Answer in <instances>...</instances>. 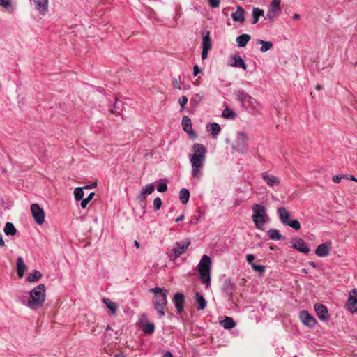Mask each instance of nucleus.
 I'll return each mask as SVG.
<instances>
[{
	"instance_id": "a878e982",
	"label": "nucleus",
	"mask_w": 357,
	"mask_h": 357,
	"mask_svg": "<svg viewBox=\"0 0 357 357\" xmlns=\"http://www.w3.org/2000/svg\"><path fill=\"white\" fill-rule=\"evenodd\" d=\"M252 20L251 22V24H255L258 22L259 17L261 16L264 15V11L258 7H254L252 9Z\"/></svg>"
},
{
	"instance_id": "39448f33",
	"label": "nucleus",
	"mask_w": 357,
	"mask_h": 357,
	"mask_svg": "<svg viewBox=\"0 0 357 357\" xmlns=\"http://www.w3.org/2000/svg\"><path fill=\"white\" fill-rule=\"evenodd\" d=\"M211 259L207 255H204L198 265V271L202 282L206 284V287L210 286L211 282Z\"/></svg>"
},
{
	"instance_id": "8fccbe9b",
	"label": "nucleus",
	"mask_w": 357,
	"mask_h": 357,
	"mask_svg": "<svg viewBox=\"0 0 357 357\" xmlns=\"http://www.w3.org/2000/svg\"><path fill=\"white\" fill-rule=\"evenodd\" d=\"M102 341L105 344H109L110 342H112L111 334L109 333L108 332H105L103 335Z\"/></svg>"
},
{
	"instance_id": "603ef678",
	"label": "nucleus",
	"mask_w": 357,
	"mask_h": 357,
	"mask_svg": "<svg viewBox=\"0 0 357 357\" xmlns=\"http://www.w3.org/2000/svg\"><path fill=\"white\" fill-rule=\"evenodd\" d=\"M187 102H188V98L185 96H183L178 100V103L180 104V105L182 108L184 107V106L186 105Z\"/></svg>"
},
{
	"instance_id": "e433bc0d",
	"label": "nucleus",
	"mask_w": 357,
	"mask_h": 357,
	"mask_svg": "<svg viewBox=\"0 0 357 357\" xmlns=\"http://www.w3.org/2000/svg\"><path fill=\"white\" fill-rule=\"evenodd\" d=\"M3 231L7 236H14L17 233V229L11 222H7L6 224Z\"/></svg>"
},
{
	"instance_id": "1a4fd4ad",
	"label": "nucleus",
	"mask_w": 357,
	"mask_h": 357,
	"mask_svg": "<svg viewBox=\"0 0 357 357\" xmlns=\"http://www.w3.org/2000/svg\"><path fill=\"white\" fill-rule=\"evenodd\" d=\"M236 289V284L231 281V278H226L223 280L221 291L227 298L229 303H235L234 298V291Z\"/></svg>"
},
{
	"instance_id": "ea45409f",
	"label": "nucleus",
	"mask_w": 357,
	"mask_h": 357,
	"mask_svg": "<svg viewBox=\"0 0 357 357\" xmlns=\"http://www.w3.org/2000/svg\"><path fill=\"white\" fill-rule=\"evenodd\" d=\"M280 3L281 0H273L270 4L269 9L279 14L281 12Z\"/></svg>"
},
{
	"instance_id": "4d7b16f0",
	"label": "nucleus",
	"mask_w": 357,
	"mask_h": 357,
	"mask_svg": "<svg viewBox=\"0 0 357 357\" xmlns=\"http://www.w3.org/2000/svg\"><path fill=\"white\" fill-rule=\"evenodd\" d=\"M201 73L202 70L199 68L198 65H195L193 67V75L197 76Z\"/></svg>"
},
{
	"instance_id": "052dcab7",
	"label": "nucleus",
	"mask_w": 357,
	"mask_h": 357,
	"mask_svg": "<svg viewBox=\"0 0 357 357\" xmlns=\"http://www.w3.org/2000/svg\"><path fill=\"white\" fill-rule=\"evenodd\" d=\"M81 201V207L82 208H86L87 206V204H89L88 200H86L85 198H83Z\"/></svg>"
},
{
	"instance_id": "dca6fc26",
	"label": "nucleus",
	"mask_w": 357,
	"mask_h": 357,
	"mask_svg": "<svg viewBox=\"0 0 357 357\" xmlns=\"http://www.w3.org/2000/svg\"><path fill=\"white\" fill-rule=\"evenodd\" d=\"M314 309L320 320L324 321L328 320V310L326 306L317 303L314 305Z\"/></svg>"
},
{
	"instance_id": "c9c22d12",
	"label": "nucleus",
	"mask_w": 357,
	"mask_h": 357,
	"mask_svg": "<svg viewBox=\"0 0 357 357\" xmlns=\"http://www.w3.org/2000/svg\"><path fill=\"white\" fill-rule=\"evenodd\" d=\"M190 198V192L186 188H182L179 192V199L182 204H186Z\"/></svg>"
},
{
	"instance_id": "0eeeda50",
	"label": "nucleus",
	"mask_w": 357,
	"mask_h": 357,
	"mask_svg": "<svg viewBox=\"0 0 357 357\" xmlns=\"http://www.w3.org/2000/svg\"><path fill=\"white\" fill-rule=\"evenodd\" d=\"M277 213L279 216L280 222L286 225L291 227L295 230H299L301 229V224L298 220L294 219H290V213L288 211L287 208L284 206L278 207Z\"/></svg>"
},
{
	"instance_id": "bf43d9fd",
	"label": "nucleus",
	"mask_w": 357,
	"mask_h": 357,
	"mask_svg": "<svg viewBox=\"0 0 357 357\" xmlns=\"http://www.w3.org/2000/svg\"><path fill=\"white\" fill-rule=\"evenodd\" d=\"M209 50H210L202 48V59H205L207 58L208 52Z\"/></svg>"
},
{
	"instance_id": "2eb2a0df",
	"label": "nucleus",
	"mask_w": 357,
	"mask_h": 357,
	"mask_svg": "<svg viewBox=\"0 0 357 357\" xmlns=\"http://www.w3.org/2000/svg\"><path fill=\"white\" fill-rule=\"evenodd\" d=\"M185 295L181 292H176L173 298V303L178 314L183 312L185 303Z\"/></svg>"
},
{
	"instance_id": "79ce46f5",
	"label": "nucleus",
	"mask_w": 357,
	"mask_h": 357,
	"mask_svg": "<svg viewBox=\"0 0 357 357\" xmlns=\"http://www.w3.org/2000/svg\"><path fill=\"white\" fill-rule=\"evenodd\" d=\"M202 99L203 96L200 93H196L191 98L190 104L194 107H197L202 101Z\"/></svg>"
},
{
	"instance_id": "e2e57ef3",
	"label": "nucleus",
	"mask_w": 357,
	"mask_h": 357,
	"mask_svg": "<svg viewBox=\"0 0 357 357\" xmlns=\"http://www.w3.org/2000/svg\"><path fill=\"white\" fill-rule=\"evenodd\" d=\"M97 183L96 182L93 183H91L90 185H85L84 188V189H91V188H93L96 186Z\"/></svg>"
},
{
	"instance_id": "864d4df0",
	"label": "nucleus",
	"mask_w": 357,
	"mask_h": 357,
	"mask_svg": "<svg viewBox=\"0 0 357 357\" xmlns=\"http://www.w3.org/2000/svg\"><path fill=\"white\" fill-rule=\"evenodd\" d=\"M0 6H3L5 8H8L11 6L10 0H0Z\"/></svg>"
},
{
	"instance_id": "5701e85b",
	"label": "nucleus",
	"mask_w": 357,
	"mask_h": 357,
	"mask_svg": "<svg viewBox=\"0 0 357 357\" xmlns=\"http://www.w3.org/2000/svg\"><path fill=\"white\" fill-rule=\"evenodd\" d=\"M220 324L225 329L227 330L234 328L236 325L233 318L230 317H225L224 319L220 321Z\"/></svg>"
},
{
	"instance_id": "f3484780",
	"label": "nucleus",
	"mask_w": 357,
	"mask_h": 357,
	"mask_svg": "<svg viewBox=\"0 0 357 357\" xmlns=\"http://www.w3.org/2000/svg\"><path fill=\"white\" fill-rule=\"evenodd\" d=\"M331 248V242L328 241L318 245L315 250V254L320 257H324L329 255Z\"/></svg>"
},
{
	"instance_id": "6e6552de",
	"label": "nucleus",
	"mask_w": 357,
	"mask_h": 357,
	"mask_svg": "<svg viewBox=\"0 0 357 357\" xmlns=\"http://www.w3.org/2000/svg\"><path fill=\"white\" fill-rule=\"evenodd\" d=\"M191 244L190 238H185L181 241H176L174 247L167 253L168 257L172 261L177 259L184 254Z\"/></svg>"
},
{
	"instance_id": "72a5a7b5",
	"label": "nucleus",
	"mask_w": 357,
	"mask_h": 357,
	"mask_svg": "<svg viewBox=\"0 0 357 357\" xmlns=\"http://www.w3.org/2000/svg\"><path fill=\"white\" fill-rule=\"evenodd\" d=\"M257 44H261V47H260V51L261 52H266L269 50L273 47V43L271 41H264L261 39H258L257 40Z\"/></svg>"
},
{
	"instance_id": "c85d7f7f",
	"label": "nucleus",
	"mask_w": 357,
	"mask_h": 357,
	"mask_svg": "<svg viewBox=\"0 0 357 357\" xmlns=\"http://www.w3.org/2000/svg\"><path fill=\"white\" fill-rule=\"evenodd\" d=\"M102 302L114 315L116 314L118 305L116 303L112 301L109 298H103Z\"/></svg>"
},
{
	"instance_id": "4c0bfd02",
	"label": "nucleus",
	"mask_w": 357,
	"mask_h": 357,
	"mask_svg": "<svg viewBox=\"0 0 357 357\" xmlns=\"http://www.w3.org/2000/svg\"><path fill=\"white\" fill-rule=\"evenodd\" d=\"M222 116L227 119H234L236 116V113L229 107H226L222 114Z\"/></svg>"
},
{
	"instance_id": "c756f323",
	"label": "nucleus",
	"mask_w": 357,
	"mask_h": 357,
	"mask_svg": "<svg viewBox=\"0 0 357 357\" xmlns=\"http://www.w3.org/2000/svg\"><path fill=\"white\" fill-rule=\"evenodd\" d=\"M147 195H149L146 194L145 192V191H144L142 189L140 194L137 197V200L140 204L143 210L144 214L146 213V199Z\"/></svg>"
},
{
	"instance_id": "f704fd0d",
	"label": "nucleus",
	"mask_w": 357,
	"mask_h": 357,
	"mask_svg": "<svg viewBox=\"0 0 357 357\" xmlns=\"http://www.w3.org/2000/svg\"><path fill=\"white\" fill-rule=\"evenodd\" d=\"M42 278V274L40 271L37 270L33 271L31 273H30L26 278V280L33 282H37Z\"/></svg>"
},
{
	"instance_id": "37998d69",
	"label": "nucleus",
	"mask_w": 357,
	"mask_h": 357,
	"mask_svg": "<svg viewBox=\"0 0 357 357\" xmlns=\"http://www.w3.org/2000/svg\"><path fill=\"white\" fill-rule=\"evenodd\" d=\"M154 307L155 310L157 311L158 315L162 317L165 315V311L164 308L167 305L160 304L158 303H153Z\"/></svg>"
},
{
	"instance_id": "0e129e2a",
	"label": "nucleus",
	"mask_w": 357,
	"mask_h": 357,
	"mask_svg": "<svg viewBox=\"0 0 357 357\" xmlns=\"http://www.w3.org/2000/svg\"><path fill=\"white\" fill-rule=\"evenodd\" d=\"M184 219H185V215H184V214H182L176 218L175 222H178L180 221H183Z\"/></svg>"
},
{
	"instance_id": "69168bd1",
	"label": "nucleus",
	"mask_w": 357,
	"mask_h": 357,
	"mask_svg": "<svg viewBox=\"0 0 357 357\" xmlns=\"http://www.w3.org/2000/svg\"><path fill=\"white\" fill-rule=\"evenodd\" d=\"M94 192H91L85 199L89 202L94 197Z\"/></svg>"
},
{
	"instance_id": "f03ea898",
	"label": "nucleus",
	"mask_w": 357,
	"mask_h": 357,
	"mask_svg": "<svg viewBox=\"0 0 357 357\" xmlns=\"http://www.w3.org/2000/svg\"><path fill=\"white\" fill-rule=\"evenodd\" d=\"M45 284H40L29 292V297L26 305L32 310H38L41 307L45 301Z\"/></svg>"
},
{
	"instance_id": "7ed1b4c3",
	"label": "nucleus",
	"mask_w": 357,
	"mask_h": 357,
	"mask_svg": "<svg viewBox=\"0 0 357 357\" xmlns=\"http://www.w3.org/2000/svg\"><path fill=\"white\" fill-rule=\"evenodd\" d=\"M236 99L252 115L260 113L261 107L259 102L243 90L236 91Z\"/></svg>"
},
{
	"instance_id": "6e6d98bb",
	"label": "nucleus",
	"mask_w": 357,
	"mask_h": 357,
	"mask_svg": "<svg viewBox=\"0 0 357 357\" xmlns=\"http://www.w3.org/2000/svg\"><path fill=\"white\" fill-rule=\"evenodd\" d=\"M255 258V256L253 254H248L246 256V260H247L248 263L250 264L251 266H252V264H254L253 261H254Z\"/></svg>"
},
{
	"instance_id": "9b49d317",
	"label": "nucleus",
	"mask_w": 357,
	"mask_h": 357,
	"mask_svg": "<svg viewBox=\"0 0 357 357\" xmlns=\"http://www.w3.org/2000/svg\"><path fill=\"white\" fill-rule=\"evenodd\" d=\"M31 211L36 222L39 225L43 224L45 216L44 210L38 204H32Z\"/></svg>"
},
{
	"instance_id": "b1692460",
	"label": "nucleus",
	"mask_w": 357,
	"mask_h": 357,
	"mask_svg": "<svg viewBox=\"0 0 357 357\" xmlns=\"http://www.w3.org/2000/svg\"><path fill=\"white\" fill-rule=\"evenodd\" d=\"M195 300L197 303V310H202L206 308V301L203 295L200 292H196Z\"/></svg>"
},
{
	"instance_id": "f8f14e48",
	"label": "nucleus",
	"mask_w": 357,
	"mask_h": 357,
	"mask_svg": "<svg viewBox=\"0 0 357 357\" xmlns=\"http://www.w3.org/2000/svg\"><path fill=\"white\" fill-rule=\"evenodd\" d=\"M291 248L297 250L300 252L307 254L310 252V248L305 241L298 237L293 238L291 239Z\"/></svg>"
},
{
	"instance_id": "5fc2aeb1",
	"label": "nucleus",
	"mask_w": 357,
	"mask_h": 357,
	"mask_svg": "<svg viewBox=\"0 0 357 357\" xmlns=\"http://www.w3.org/2000/svg\"><path fill=\"white\" fill-rule=\"evenodd\" d=\"M275 14H278V13L276 12L273 11V10H271L268 9V13L266 14V17H268V19H269L270 20L273 21Z\"/></svg>"
},
{
	"instance_id": "6ab92c4d",
	"label": "nucleus",
	"mask_w": 357,
	"mask_h": 357,
	"mask_svg": "<svg viewBox=\"0 0 357 357\" xmlns=\"http://www.w3.org/2000/svg\"><path fill=\"white\" fill-rule=\"evenodd\" d=\"M245 13L244 8L241 6H238L236 12L233 13L231 17L234 22L243 23L245 21Z\"/></svg>"
},
{
	"instance_id": "a19ab883",
	"label": "nucleus",
	"mask_w": 357,
	"mask_h": 357,
	"mask_svg": "<svg viewBox=\"0 0 357 357\" xmlns=\"http://www.w3.org/2000/svg\"><path fill=\"white\" fill-rule=\"evenodd\" d=\"M75 199L76 201H80L84 198V192L83 187L76 188L74 190Z\"/></svg>"
},
{
	"instance_id": "680f3d73",
	"label": "nucleus",
	"mask_w": 357,
	"mask_h": 357,
	"mask_svg": "<svg viewBox=\"0 0 357 357\" xmlns=\"http://www.w3.org/2000/svg\"><path fill=\"white\" fill-rule=\"evenodd\" d=\"M162 357H174L172 354L169 351H164L162 352Z\"/></svg>"
},
{
	"instance_id": "7c9ffc66",
	"label": "nucleus",
	"mask_w": 357,
	"mask_h": 357,
	"mask_svg": "<svg viewBox=\"0 0 357 357\" xmlns=\"http://www.w3.org/2000/svg\"><path fill=\"white\" fill-rule=\"evenodd\" d=\"M182 126L185 132L188 133L192 132L191 120L188 116H183L182 119Z\"/></svg>"
},
{
	"instance_id": "aec40b11",
	"label": "nucleus",
	"mask_w": 357,
	"mask_h": 357,
	"mask_svg": "<svg viewBox=\"0 0 357 357\" xmlns=\"http://www.w3.org/2000/svg\"><path fill=\"white\" fill-rule=\"evenodd\" d=\"M261 177L264 182L269 186L279 185L280 183V180L276 176L268 174L267 172H263Z\"/></svg>"
},
{
	"instance_id": "9d476101",
	"label": "nucleus",
	"mask_w": 357,
	"mask_h": 357,
	"mask_svg": "<svg viewBox=\"0 0 357 357\" xmlns=\"http://www.w3.org/2000/svg\"><path fill=\"white\" fill-rule=\"evenodd\" d=\"M149 291L155 294V300L153 301V303L167 304V291L166 289L154 287L151 288Z\"/></svg>"
},
{
	"instance_id": "423d86ee",
	"label": "nucleus",
	"mask_w": 357,
	"mask_h": 357,
	"mask_svg": "<svg viewBox=\"0 0 357 357\" xmlns=\"http://www.w3.org/2000/svg\"><path fill=\"white\" fill-rule=\"evenodd\" d=\"M234 151L240 154H245L249 151V137L245 132H238L231 144Z\"/></svg>"
},
{
	"instance_id": "20e7f679",
	"label": "nucleus",
	"mask_w": 357,
	"mask_h": 357,
	"mask_svg": "<svg viewBox=\"0 0 357 357\" xmlns=\"http://www.w3.org/2000/svg\"><path fill=\"white\" fill-rule=\"evenodd\" d=\"M252 221L255 227L260 230L264 229V226L268 222V215L265 206L259 204H255L252 207Z\"/></svg>"
},
{
	"instance_id": "bb28decb",
	"label": "nucleus",
	"mask_w": 357,
	"mask_h": 357,
	"mask_svg": "<svg viewBox=\"0 0 357 357\" xmlns=\"http://www.w3.org/2000/svg\"><path fill=\"white\" fill-rule=\"evenodd\" d=\"M268 236L270 239L275 241L284 240L286 238L285 236L280 234L279 231L275 229H270L268 231Z\"/></svg>"
},
{
	"instance_id": "58836bf2",
	"label": "nucleus",
	"mask_w": 357,
	"mask_h": 357,
	"mask_svg": "<svg viewBox=\"0 0 357 357\" xmlns=\"http://www.w3.org/2000/svg\"><path fill=\"white\" fill-rule=\"evenodd\" d=\"M122 105V102L119 101L116 99V101L113 105V107L110 109V112L114 114L120 115L121 114V106Z\"/></svg>"
},
{
	"instance_id": "338daca9",
	"label": "nucleus",
	"mask_w": 357,
	"mask_h": 357,
	"mask_svg": "<svg viewBox=\"0 0 357 357\" xmlns=\"http://www.w3.org/2000/svg\"><path fill=\"white\" fill-rule=\"evenodd\" d=\"M5 246V242L3 240L2 234L0 233V247H4Z\"/></svg>"
},
{
	"instance_id": "c03bdc74",
	"label": "nucleus",
	"mask_w": 357,
	"mask_h": 357,
	"mask_svg": "<svg viewBox=\"0 0 357 357\" xmlns=\"http://www.w3.org/2000/svg\"><path fill=\"white\" fill-rule=\"evenodd\" d=\"M142 190L148 195H151L155 190V186L153 183L147 184Z\"/></svg>"
},
{
	"instance_id": "412c9836",
	"label": "nucleus",
	"mask_w": 357,
	"mask_h": 357,
	"mask_svg": "<svg viewBox=\"0 0 357 357\" xmlns=\"http://www.w3.org/2000/svg\"><path fill=\"white\" fill-rule=\"evenodd\" d=\"M36 7V9L42 14L47 11L48 0H31Z\"/></svg>"
},
{
	"instance_id": "a211bd4d",
	"label": "nucleus",
	"mask_w": 357,
	"mask_h": 357,
	"mask_svg": "<svg viewBox=\"0 0 357 357\" xmlns=\"http://www.w3.org/2000/svg\"><path fill=\"white\" fill-rule=\"evenodd\" d=\"M229 65L232 67L236 68H241L243 70L247 68V65L245 64L243 59L239 55H231L229 57Z\"/></svg>"
},
{
	"instance_id": "13d9d810",
	"label": "nucleus",
	"mask_w": 357,
	"mask_h": 357,
	"mask_svg": "<svg viewBox=\"0 0 357 357\" xmlns=\"http://www.w3.org/2000/svg\"><path fill=\"white\" fill-rule=\"evenodd\" d=\"M342 178V176L340 175H335L332 178V181L335 183H339Z\"/></svg>"
},
{
	"instance_id": "393cba45",
	"label": "nucleus",
	"mask_w": 357,
	"mask_h": 357,
	"mask_svg": "<svg viewBox=\"0 0 357 357\" xmlns=\"http://www.w3.org/2000/svg\"><path fill=\"white\" fill-rule=\"evenodd\" d=\"M206 129L211 132L213 137H215L221 130L220 125L217 123H208L206 126Z\"/></svg>"
},
{
	"instance_id": "ddd939ff",
	"label": "nucleus",
	"mask_w": 357,
	"mask_h": 357,
	"mask_svg": "<svg viewBox=\"0 0 357 357\" xmlns=\"http://www.w3.org/2000/svg\"><path fill=\"white\" fill-rule=\"evenodd\" d=\"M299 318L302 323L309 328H313L317 324L316 319L306 310L300 312Z\"/></svg>"
},
{
	"instance_id": "a18cd8bd",
	"label": "nucleus",
	"mask_w": 357,
	"mask_h": 357,
	"mask_svg": "<svg viewBox=\"0 0 357 357\" xmlns=\"http://www.w3.org/2000/svg\"><path fill=\"white\" fill-rule=\"evenodd\" d=\"M157 190L160 192H165L167 190V185L166 182L159 183L157 185Z\"/></svg>"
},
{
	"instance_id": "cd10ccee",
	"label": "nucleus",
	"mask_w": 357,
	"mask_h": 357,
	"mask_svg": "<svg viewBox=\"0 0 357 357\" xmlns=\"http://www.w3.org/2000/svg\"><path fill=\"white\" fill-rule=\"evenodd\" d=\"M251 37L247 33L240 35L236 38V43L240 47H245L247 43L250 41Z\"/></svg>"
},
{
	"instance_id": "4468645a",
	"label": "nucleus",
	"mask_w": 357,
	"mask_h": 357,
	"mask_svg": "<svg viewBox=\"0 0 357 357\" xmlns=\"http://www.w3.org/2000/svg\"><path fill=\"white\" fill-rule=\"evenodd\" d=\"M347 309L351 312H357V289H353L349 292V297L346 303Z\"/></svg>"
},
{
	"instance_id": "4be33fe9",
	"label": "nucleus",
	"mask_w": 357,
	"mask_h": 357,
	"mask_svg": "<svg viewBox=\"0 0 357 357\" xmlns=\"http://www.w3.org/2000/svg\"><path fill=\"white\" fill-rule=\"evenodd\" d=\"M27 270V267L22 257L17 259V273L19 278H22Z\"/></svg>"
},
{
	"instance_id": "49530a36",
	"label": "nucleus",
	"mask_w": 357,
	"mask_h": 357,
	"mask_svg": "<svg viewBox=\"0 0 357 357\" xmlns=\"http://www.w3.org/2000/svg\"><path fill=\"white\" fill-rule=\"evenodd\" d=\"M162 200L160 197H156L154 200H153V207H154V209L155 211H158L159 210L161 206H162Z\"/></svg>"
},
{
	"instance_id": "473e14b6",
	"label": "nucleus",
	"mask_w": 357,
	"mask_h": 357,
	"mask_svg": "<svg viewBox=\"0 0 357 357\" xmlns=\"http://www.w3.org/2000/svg\"><path fill=\"white\" fill-rule=\"evenodd\" d=\"M155 324L151 322H145L142 324V330L145 334L151 335L155 331Z\"/></svg>"
},
{
	"instance_id": "774afa93",
	"label": "nucleus",
	"mask_w": 357,
	"mask_h": 357,
	"mask_svg": "<svg viewBox=\"0 0 357 357\" xmlns=\"http://www.w3.org/2000/svg\"><path fill=\"white\" fill-rule=\"evenodd\" d=\"M294 20H298L301 18V15L298 13H295L293 16Z\"/></svg>"
},
{
	"instance_id": "2f4dec72",
	"label": "nucleus",
	"mask_w": 357,
	"mask_h": 357,
	"mask_svg": "<svg viewBox=\"0 0 357 357\" xmlns=\"http://www.w3.org/2000/svg\"><path fill=\"white\" fill-rule=\"evenodd\" d=\"M202 48L211 50L212 48V42L210 38V32L207 31L202 38Z\"/></svg>"
},
{
	"instance_id": "09e8293b",
	"label": "nucleus",
	"mask_w": 357,
	"mask_h": 357,
	"mask_svg": "<svg viewBox=\"0 0 357 357\" xmlns=\"http://www.w3.org/2000/svg\"><path fill=\"white\" fill-rule=\"evenodd\" d=\"M197 215H195L192 219V222L197 223L202 218V215H204V213L202 211H201L200 209H197Z\"/></svg>"
},
{
	"instance_id": "f257e3e1",
	"label": "nucleus",
	"mask_w": 357,
	"mask_h": 357,
	"mask_svg": "<svg viewBox=\"0 0 357 357\" xmlns=\"http://www.w3.org/2000/svg\"><path fill=\"white\" fill-rule=\"evenodd\" d=\"M193 154L190 158L192 166L191 174L193 178H200L203 175L202 169L206 158L207 149L202 144L195 143L192 146Z\"/></svg>"
},
{
	"instance_id": "de8ad7c7",
	"label": "nucleus",
	"mask_w": 357,
	"mask_h": 357,
	"mask_svg": "<svg viewBox=\"0 0 357 357\" xmlns=\"http://www.w3.org/2000/svg\"><path fill=\"white\" fill-rule=\"evenodd\" d=\"M252 268L254 271H258L260 273H263L265 271V266L263 265H257L255 264H252Z\"/></svg>"
},
{
	"instance_id": "3c124183",
	"label": "nucleus",
	"mask_w": 357,
	"mask_h": 357,
	"mask_svg": "<svg viewBox=\"0 0 357 357\" xmlns=\"http://www.w3.org/2000/svg\"><path fill=\"white\" fill-rule=\"evenodd\" d=\"M220 3V0H208V4L210 7L212 8H215L219 7Z\"/></svg>"
}]
</instances>
